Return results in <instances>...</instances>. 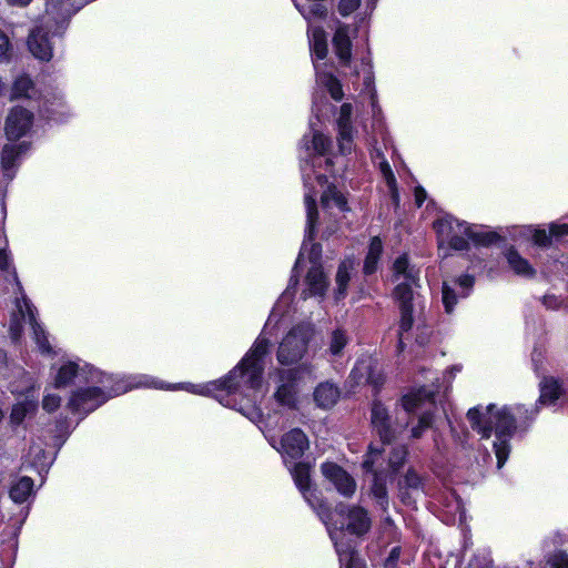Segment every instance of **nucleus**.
<instances>
[{
    "mask_svg": "<svg viewBox=\"0 0 568 568\" xmlns=\"http://www.w3.org/2000/svg\"><path fill=\"white\" fill-rule=\"evenodd\" d=\"M475 285V276L462 274L450 281H444L442 286V302L447 314H452L459 300L470 296Z\"/></svg>",
    "mask_w": 568,
    "mask_h": 568,
    "instance_id": "obj_20",
    "label": "nucleus"
},
{
    "mask_svg": "<svg viewBox=\"0 0 568 568\" xmlns=\"http://www.w3.org/2000/svg\"><path fill=\"white\" fill-rule=\"evenodd\" d=\"M448 424H449V426H450L452 433H454V432H455V429H454V427H453V425H452V420H449V419H448Z\"/></svg>",
    "mask_w": 568,
    "mask_h": 568,
    "instance_id": "obj_59",
    "label": "nucleus"
},
{
    "mask_svg": "<svg viewBox=\"0 0 568 568\" xmlns=\"http://www.w3.org/2000/svg\"><path fill=\"white\" fill-rule=\"evenodd\" d=\"M286 466L304 499L317 513L318 505L324 503L317 497L316 490L311 486L310 465L306 463H295Z\"/></svg>",
    "mask_w": 568,
    "mask_h": 568,
    "instance_id": "obj_22",
    "label": "nucleus"
},
{
    "mask_svg": "<svg viewBox=\"0 0 568 568\" xmlns=\"http://www.w3.org/2000/svg\"><path fill=\"white\" fill-rule=\"evenodd\" d=\"M32 487V478L22 477L12 486L10 490V496L16 503H22L29 497Z\"/></svg>",
    "mask_w": 568,
    "mask_h": 568,
    "instance_id": "obj_40",
    "label": "nucleus"
},
{
    "mask_svg": "<svg viewBox=\"0 0 568 568\" xmlns=\"http://www.w3.org/2000/svg\"><path fill=\"white\" fill-rule=\"evenodd\" d=\"M349 377L356 384L369 383L374 386L382 384V375L373 368L372 359L357 361Z\"/></svg>",
    "mask_w": 568,
    "mask_h": 568,
    "instance_id": "obj_29",
    "label": "nucleus"
},
{
    "mask_svg": "<svg viewBox=\"0 0 568 568\" xmlns=\"http://www.w3.org/2000/svg\"><path fill=\"white\" fill-rule=\"evenodd\" d=\"M11 3L19 4V6H27L30 3L31 0H9Z\"/></svg>",
    "mask_w": 568,
    "mask_h": 568,
    "instance_id": "obj_53",
    "label": "nucleus"
},
{
    "mask_svg": "<svg viewBox=\"0 0 568 568\" xmlns=\"http://www.w3.org/2000/svg\"><path fill=\"white\" fill-rule=\"evenodd\" d=\"M38 353L42 355H58L59 351L55 349V345H53L54 338H52L49 333H47L41 325L38 323Z\"/></svg>",
    "mask_w": 568,
    "mask_h": 568,
    "instance_id": "obj_42",
    "label": "nucleus"
},
{
    "mask_svg": "<svg viewBox=\"0 0 568 568\" xmlns=\"http://www.w3.org/2000/svg\"><path fill=\"white\" fill-rule=\"evenodd\" d=\"M361 0H341L338 11L342 16L347 17L359 7Z\"/></svg>",
    "mask_w": 568,
    "mask_h": 568,
    "instance_id": "obj_47",
    "label": "nucleus"
},
{
    "mask_svg": "<svg viewBox=\"0 0 568 568\" xmlns=\"http://www.w3.org/2000/svg\"><path fill=\"white\" fill-rule=\"evenodd\" d=\"M423 478L414 469L409 468L406 471L403 481L399 483V494L402 501L406 505H410L413 503V499L409 494V490L418 493L423 491Z\"/></svg>",
    "mask_w": 568,
    "mask_h": 568,
    "instance_id": "obj_31",
    "label": "nucleus"
},
{
    "mask_svg": "<svg viewBox=\"0 0 568 568\" xmlns=\"http://www.w3.org/2000/svg\"><path fill=\"white\" fill-rule=\"evenodd\" d=\"M34 91V84L32 79L29 75H20L17 78L12 85V98L19 99V98H28L30 99L32 97V93Z\"/></svg>",
    "mask_w": 568,
    "mask_h": 568,
    "instance_id": "obj_39",
    "label": "nucleus"
},
{
    "mask_svg": "<svg viewBox=\"0 0 568 568\" xmlns=\"http://www.w3.org/2000/svg\"><path fill=\"white\" fill-rule=\"evenodd\" d=\"M518 235L531 239L538 246L548 247L551 244L552 237L560 239L568 235V223H551L549 225V232H547L545 229H539L531 225L521 226L518 229Z\"/></svg>",
    "mask_w": 568,
    "mask_h": 568,
    "instance_id": "obj_25",
    "label": "nucleus"
},
{
    "mask_svg": "<svg viewBox=\"0 0 568 568\" xmlns=\"http://www.w3.org/2000/svg\"><path fill=\"white\" fill-rule=\"evenodd\" d=\"M400 552L402 549L399 546L393 547L384 561V568H397Z\"/></svg>",
    "mask_w": 568,
    "mask_h": 568,
    "instance_id": "obj_48",
    "label": "nucleus"
},
{
    "mask_svg": "<svg viewBox=\"0 0 568 568\" xmlns=\"http://www.w3.org/2000/svg\"><path fill=\"white\" fill-rule=\"evenodd\" d=\"M333 47L341 63L345 67L348 65L352 58V41L348 26L342 24L336 29L333 37Z\"/></svg>",
    "mask_w": 568,
    "mask_h": 568,
    "instance_id": "obj_27",
    "label": "nucleus"
},
{
    "mask_svg": "<svg viewBox=\"0 0 568 568\" xmlns=\"http://www.w3.org/2000/svg\"><path fill=\"white\" fill-rule=\"evenodd\" d=\"M100 368L92 364L75 357L62 359L57 367H52V379L54 388H65L68 386L80 385L84 382H99Z\"/></svg>",
    "mask_w": 568,
    "mask_h": 568,
    "instance_id": "obj_13",
    "label": "nucleus"
},
{
    "mask_svg": "<svg viewBox=\"0 0 568 568\" xmlns=\"http://www.w3.org/2000/svg\"><path fill=\"white\" fill-rule=\"evenodd\" d=\"M6 359V354L0 349V363Z\"/></svg>",
    "mask_w": 568,
    "mask_h": 568,
    "instance_id": "obj_57",
    "label": "nucleus"
},
{
    "mask_svg": "<svg viewBox=\"0 0 568 568\" xmlns=\"http://www.w3.org/2000/svg\"><path fill=\"white\" fill-rule=\"evenodd\" d=\"M561 395L559 383L552 377H545L540 383V396L538 403L540 405H551Z\"/></svg>",
    "mask_w": 568,
    "mask_h": 568,
    "instance_id": "obj_36",
    "label": "nucleus"
},
{
    "mask_svg": "<svg viewBox=\"0 0 568 568\" xmlns=\"http://www.w3.org/2000/svg\"><path fill=\"white\" fill-rule=\"evenodd\" d=\"M459 371H460V368H459L458 366H453V367L450 368V372H452V373H454V372H459Z\"/></svg>",
    "mask_w": 568,
    "mask_h": 568,
    "instance_id": "obj_58",
    "label": "nucleus"
},
{
    "mask_svg": "<svg viewBox=\"0 0 568 568\" xmlns=\"http://www.w3.org/2000/svg\"><path fill=\"white\" fill-rule=\"evenodd\" d=\"M317 516L325 525L329 538L334 542L341 568H365L349 541H344V531L357 537L367 534L372 526L368 511L357 505L339 503L331 510L326 504H320Z\"/></svg>",
    "mask_w": 568,
    "mask_h": 568,
    "instance_id": "obj_5",
    "label": "nucleus"
},
{
    "mask_svg": "<svg viewBox=\"0 0 568 568\" xmlns=\"http://www.w3.org/2000/svg\"><path fill=\"white\" fill-rule=\"evenodd\" d=\"M415 202L417 206H422L427 197V193L424 187L416 186L414 191Z\"/></svg>",
    "mask_w": 568,
    "mask_h": 568,
    "instance_id": "obj_52",
    "label": "nucleus"
},
{
    "mask_svg": "<svg viewBox=\"0 0 568 568\" xmlns=\"http://www.w3.org/2000/svg\"><path fill=\"white\" fill-rule=\"evenodd\" d=\"M541 302L544 306L548 310H558L562 304L561 298L555 294H546L542 297Z\"/></svg>",
    "mask_w": 568,
    "mask_h": 568,
    "instance_id": "obj_50",
    "label": "nucleus"
},
{
    "mask_svg": "<svg viewBox=\"0 0 568 568\" xmlns=\"http://www.w3.org/2000/svg\"><path fill=\"white\" fill-rule=\"evenodd\" d=\"M488 565H489V560L485 559V567H487Z\"/></svg>",
    "mask_w": 568,
    "mask_h": 568,
    "instance_id": "obj_60",
    "label": "nucleus"
},
{
    "mask_svg": "<svg viewBox=\"0 0 568 568\" xmlns=\"http://www.w3.org/2000/svg\"><path fill=\"white\" fill-rule=\"evenodd\" d=\"M351 337L344 327H335L327 335V353L332 357H342L345 347L348 345Z\"/></svg>",
    "mask_w": 568,
    "mask_h": 568,
    "instance_id": "obj_33",
    "label": "nucleus"
},
{
    "mask_svg": "<svg viewBox=\"0 0 568 568\" xmlns=\"http://www.w3.org/2000/svg\"><path fill=\"white\" fill-rule=\"evenodd\" d=\"M99 382H84L73 387L69 394L67 408L79 420L97 410L110 399L133 388H165L163 382L149 375H120L100 371Z\"/></svg>",
    "mask_w": 568,
    "mask_h": 568,
    "instance_id": "obj_4",
    "label": "nucleus"
},
{
    "mask_svg": "<svg viewBox=\"0 0 568 568\" xmlns=\"http://www.w3.org/2000/svg\"><path fill=\"white\" fill-rule=\"evenodd\" d=\"M33 397V390L32 388H30L28 389L27 395L23 397V399L18 400L13 405L10 414L11 425H20L29 414H32L34 412L36 403Z\"/></svg>",
    "mask_w": 568,
    "mask_h": 568,
    "instance_id": "obj_34",
    "label": "nucleus"
},
{
    "mask_svg": "<svg viewBox=\"0 0 568 568\" xmlns=\"http://www.w3.org/2000/svg\"><path fill=\"white\" fill-rule=\"evenodd\" d=\"M331 146L332 141L320 132H314L311 139L305 135L301 144V150L304 149L305 152V155L301 154V172L305 194L311 193L314 209H316L315 196L317 193H322L321 202L325 213L333 214L332 210H337V213H344L348 211L345 196L320 171L323 164H325V170L334 173V170L331 169L333 160L328 156Z\"/></svg>",
    "mask_w": 568,
    "mask_h": 568,
    "instance_id": "obj_3",
    "label": "nucleus"
},
{
    "mask_svg": "<svg viewBox=\"0 0 568 568\" xmlns=\"http://www.w3.org/2000/svg\"><path fill=\"white\" fill-rule=\"evenodd\" d=\"M33 36H34V31H33V30H31V31H30V33H29V41H28L29 47H31V45H32V38H33ZM30 50L32 51V48H30Z\"/></svg>",
    "mask_w": 568,
    "mask_h": 568,
    "instance_id": "obj_55",
    "label": "nucleus"
},
{
    "mask_svg": "<svg viewBox=\"0 0 568 568\" xmlns=\"http://www.w3.org/2000/svg\"><path fill=\"white\" fill-rule=\"evenodd\" d=\"M316 71V83L318 87L325 88L335 101H341L344 97L343 88L337 78L329 72L320 71L317 61H313Z\"/></svg>",
    "mask_w": 568,
    "mask_h": 568,
    "instance_id": "obj_30",
    "label": "nucleus"
},
{
    "mask_svg": "<svg viewBox=\"0 0 568 568\" xmlns=\"http://www.w3.org/2000/svg\"><path fill=\"white\" fill-rule=\"evenodd\" d=\"M371 425L373 433L382 444H390L406 425L393 419L389 409L381 400L375 399L371 408Z\"/></svg>",
    "mask_w": 568,
    "mask_h": 568,
    "instance_id": "obj_19",
    "label": "nucleus"
},
{
    "mask_svg": "<svg viewBox=\"0 0 568 568\" xmlns=\"http://www.w3.org/2000/svg\"><path fill=\"white\" fill-rule=\"evenodd\" d=\"M540 356V353H537V351H534L532 353V362L536 363L537 362V357Z\"/></svg>",
    "mask_w": 568,
    "mask_h": 568,
    "instance_id": "obj_56",
    "label": "nucleus"
},
{
    "mask_svg": "<svg viewBox=\"0 0 568 568\" xmlns=\"http://www.w3.org/2000/svg\"><path fill=\"white\" fill-rule=\"evenodd\" d=\"M335 231H336V227H335V226H333V225H327V226H326V230H325V233H326L327 235H331V234H333Z\"/></svg>",
    "mask_w": 568,
    "mask_h": 568,
    "instance_id": "obj_54",
    "label": "nucleus"
},
{
    "mask_svg": "<svg viewBox=\"0 0 568 568\" xmlns=\"http://www.w3.org/2000/svg\"><path fill=\"white\" fill-rule=\"evenodd\" d=\"M80 7H73L70 0H47V14L52 18L53 30L38 29V60L49 61L55 40L60 39L67 28L68 21Z\"/></svg>",
    "mask_w": 568,
    "mask_h": 568,
    "instance_id": "obj_11",
    "label": "nucleus"
},
{
    "mask_svg": "<svg viewBox=\"0 0 568 568\" xmlns=\"http://www.w3.org/2000/svg\"><path fill=\"white\" fill-rule=\"evenodd\" d=\"M10 55V41L9 38L0 31V62L8 61Z\"/></svg>",
    "mask_w": 568,
    "mask_h": 568,
    "instance_id": "obj_49",
    "label": "nucleus"
},
{
    "mask_svg": "<svg viewBox=\"0 0 568 568\" xmlns=\"http://www.w3.org/2000/svg\"><path fill=\"white\" fill-rule=\"evenodd\" d=\"M304 202L306 206L305 239L302 244L295 265L293 267L292 276L290 278L287 288L281 296V302L288 301L294 295L295 288L298 283L300 267L306 253L308 255V262L311 266L305 277L306 288L303 292L304 298L308 296L322 297L324 296L328 286L327 277L321 264L322 247L317 243H312L310 245V242L313 241L315 235V229L318 217L317 209H314V201L311 193H306V195H304Z\"/></svg>",
    "mask_w": 568,
    "mask_h": 568,
    "instance_id": "obj_7",
    "label": "nucleus"
},
{
    "mask_svg": "<svg viewBox=\"0 0 568 568\" xmlns=\"http://www.w3.org/2000/svg\"><path fill=\"white\" fill-rule=\"evenodd\" d=\"M311 54L316 60H324L327 55L326 33L321 27L308 26L307 30Z\"/></svg>",
    "mask_w": 568,
    "mask_h": 568,
    "instance_id": "obj_32",
    "label": "nucleus"
},
{
    "mask_svg": "<svg viewBox=\"0 0 568 568\" xmlns=\"http://www.w3.org/2000/svg\"><path fill=\"white\" fill-rule=\"evenodd\" d=\"M352 85L355 90H359L362 97H367L372 110V128L374 132L371 158L375 165L378 166L389 191L393 196L396 194V178L386 160L382 148L378 145L377 138H381L383 144L386 146L390 142L387 129L384 123L382 108L378 104L377 91L375 87V74L371 57L367 54L361 59V62L355 65L351 77Z\"/></svg>",
    "mask_w": 568,
    "mask_h": 568,
    "instance_id": "obj_6",
    "label": "nucleus"
},
{
    "mask_svg": "<svg viewBox=\"0 0 568 568\" xmlns=\"http://www.w3.org/2000/svg\"><path fill=\"white\" fill-rule=\"evenodd\" d=\"M439 246L446 244L455 251L469 250L470 242L476 247H488L499 240V235L481 225H469L452 215H444L434 222Z\"/></svg>",
    "mask_w": 568,
    "mask_h": 568,
    "instance_id": "obj_8",
    "label": "nucleus"
},
{
    "mask_svg": "<svg viewBox=\"0 0 568 568\" xmlns=\"http://www.w3.org/2000/svg\"><path fill=\"white\" fill-rule=\"evenodd\" d=\"M341 389L332 382L320 383L313 393L314 402L323 409L333 407L339 399Z\"/></svg>",
    "mask_w": 568,
    "mask_h": 568,
    "instance_id": "obj_28",
    "label": "nucleus"
},
{
    "mask_svg": "<svg viewBox=\"0 0 568 568\" xmlns=\"http://www.w3.org/2000/svg\"><path fill=\"white\" fill-rule=\"evenodd\" d=\"M19 155V150L16 145L7 144L2 149L1 163L4 171H9L13 165L14 161Z\"/></svg>",
    "mask_w": 568,
    "mask_h": 568,
    "instance_id": "obj_44",
    "label": "nucleus"
},
{
    "mask_svg": "<svg viewBox=\"0 0 568 568\" xmlns=\"http://www.w3.org/2000/svg\"><path fill=\"white\" fill-rule=\"evenodd\" d=\"M353 106L351 103H343L336 120L338 130V149L342 154H349L353 150V140L356 133L352 124Z\"/></svg>",
    "mask_w": 568,
    "mask_h": 568,
    "instance_id": "obj_24",
    "label": "nucleus"
},
{
    "mask_svg": "<svg viewBox=\"0 0 568 568\" xmlns=\"http://www.w3.org/2000/svg\"><path fill=\"white\" fill-rule=\"evenodd\" d=\"M265 329L243 359L224 377L206 384H187L184 388L199 395H212L225 407L233 408L257 423L262 413L256 403L263 397L264 357L270 351Z\"/></svg>",
    "mask_w": 568,
    "mask_h": 568,
    "instance_id": "obj_1",
    "label": "nucleus"
},
{
    "mask_svg": "<svg viewBox=\"0 0 568 568\" xmlns=\"http://www.w3.org/2000/svg\"><path fill=\"white\" fill-rule=\"evenodd\" d=\"M408 450L406 446H396L392 449L387 466L392 473H397L405 464Z\"/></svg>",
    "mask_w": 568,
    "mask_h": 568,
    "instance_id": "obj_43",
    "label": "nucleus"
},
{
    "mask_svg": "<svg viewBox=\"0 0 568 568\" xmlns=\"http://www.w3.org/2000/svg\"><path fill=\"white\" fill-rule=\"evenodd\" d=\"M329 104L325 100L324 97L318 98L317 94H314L313 97V112L317 120H321L323 116H325V108H327Z\"/></svg>",
    "mask_w": 568,
    "mask_h": 568,
    "instance_id": "obj_46",
    "label": "nucleus"
},
{
    "mask_svg": "<svg viewBox=\"0 0 568 568\" xmlns=\"http://www.w3.org/2000/svg\"><path fill=\"white\" fill-rule=\"evenodd\" d=\"M384 463V449L371 444L362 463V467L366 473L373 475L369 495L383 511H387L389 499L386 487L387 474Z\"/></svg>",
    "mask_w": 568,
    "mask_h": 568,
    "instance_id": "obj_15",
    "label": "nucleus"
},
{
    "mask_svg": "<svg viewBox=\"0 0 568 568\" xmlns=\"http://www.w3.org/2000/svg\"><path fill=\"white\" fill-rule=\"evenodd\" d=\"M313 335L310 325L293 327L281 342L277 349V361L282 365L297 363L307 351V345Z\"/></svg>",
    "mask_w": 568,
    "mask_h": 568,
    "instance_id": "obj_16",
    "label": "nucleus"
},
{
    "mask_svg": "<svg viewBox=\"0 0 568 568\" xmlns=\"http://www.w3.org/2000/svg\"><path fill=\"white\" fill-rule=\"evenodd\" d=\"M507 262L510 268L519 276L532 277L535 270L530 263L524 258L515 248L508 250L506 254Z\"/></svg>",
    "mask_w": 568,
    "mask_h": 568,
    "instance_id": "obj_35",
    "label": "nucleus"
},
{
    "mask_svg": "<svg viewBox=\"0 0 568 568\" xmlns=\"http://www.w3.org/2000/svg\"><path fill=\"white\" fill-rule=\"evenodd\" d=\"M0 272L2 280L7 284L3 291L16 295L17 311L12 314L10 331L12 335L17 337L27 321L32 328L36 327V323L29 303L26 301L24 296L21 298L18 296L22 293V288L12 264V258L4 248H0Z\"/></svg>",
    "mask_w": 568,
    "mask_h": 568,
    "instance_id": "obj_12",
    "label": "nucleus"
},
{
    "mask_svg": "<svg viewBox=\"0 0 568 568\" xmlns=\"http://www.w3.org/2000/svg\"><path fill=\"white\" fill-rule=\"evenodd\" d=\"M33 115L23 108H13L6 121V133L10 140L20 139L32 124Z\"/></svg>",
    "mask_w": 568,
    "mask_h": 568,
    "instance_id": "obj_26",
    "label": "nucleus"
},
{
    "mask_svg": "<svg viewBox=\"0 0 568 568\" xmlns=\"http://www.w3.org/2000/svg\"><path fill=\"white\" fill-rule=\"evenodd\" d=\"M435 389L424 385L417 389H412L405 394L400 404L407 413H415L418 409L426 408L418 418L417 425L410 429V437L420 438L424 433L433 426L434 413L428 408L434 406Z\"/></svg>",
    "mask_w": 568,
    "mask_h": 568,
    "instance_id": "obj_14",
    "label": "nucleus"
},
{
    "mask_svg": "<svg viewBox=\"0 0 568 568\" xmlns=\"http://www.w3.org/2000/svg\"><path fill=\"white\" fill-rule=\"evenodd\" d=\"M393 281L396 283L393 297L400 313L398 347L403 348V334L413 328L414 287L419 286V270L410 265L406 255L397 257L393 265Z\"/></svg>",
    "mask_w": 568,
    "mask_h": 568,
    "instance_id": "obj_9",
    "label": "nucleus"
},
{
    "mask_svg": "<svg viewBox=\"0 0 568 568\" xmlns=\"http://www.w3.org/2000/svg\"><path fill=\"white\" fill-rule=\"evenodd\" d=\"M324 477L344 497H352L356 490V481L341 466L334 463H324L321 467Z\"/></svg>",
    "mask_w": 568,
    "mask_h": 568,
    "instance_id": "obj_23",
    "label": "nucleus"
},
{
    "mask_svg": "<svg viewBox=\"0 0 568 568\" xmlns=\"http://www.w3.org/2000/svg\"><path fill=\"white\" fill-rule=\"evenodd\" d=\"M385 520H386L387 523H390V521H392L389 517H386V518H385Z\"/></svg>",
    "mask_w": 568,
    "mask_h": 568,
    "instance_id": "obj_61",
    "label": "nucleus"
},
{
    "mask_svg": "<svg viewBox=\"0 0 568 568\" xmlns=\"http://www.w3.org/2000/svg\"><path fill=\"white\" fill-rule=\"evenodd\" d=\"M75 426L71 427L67 417L60 418L55 422L52 430V436L49 443H45L47 448L38 453V475L41 477V484L44 481L42 471L48 473L49 468L54 463L60 448L65 443Z\"/></svg>",
    "mask_w": 568,
    "mask_h": 568,
    "instance_id": "obj_18",
    "label": "nucleus"
},
{
    "mask_svg": "<svg viewBox=\"0 0 568 568\" xmlns=\"http://www.w3.org/2000/svg\"><path fill=\"white\" fill-rule=\"evenodd\" d=\"M311 365L303 364L292 369H278V386L274 394L275 400L287 408H295L297 404V381L302 375L312 376Z\"/></svg>",
    "mask_w": 568,
    "mask_h": 568,
    "instance_id": "obj_17",
    "label": "nucleus"
},
{
    "mask_svg": "<svg viewBox=\"0 0 568 568\" xmlns=\"http://www.w3.org/2000/svg\"><path fill=\"white\" fill-rule=\"evenodd\" d=\"M61 396L55 393H50L48 389L44 390L42 399V408L48 413L57 410L61 406Z\"/></svg>",
    "mask_w": 568,
    "mask_h": 568,
    "instance_id": "obj_45",
    "label": "nucleus"
},
{
    "mask_svg": "<svg viewBox=\"0 0 568 568\" xmlns=\"http://www.w3.org/2000/svg\"><path fill=\"white\" fill-rule=\"evenodd\" d=\"M383 253V244L379 237L375 236L372 239L368 247V252L364 262L365 274H373L377 270L378 261Z\"/></svg>",
    "mask_w": 568,
    "mask_h": 568,
    "instance_id": "obj_37",
    "label": "nucleus"
},
{
    "mask_svg": "<svg viewBox=\"0 0 568 568\" xmlns=\"http://www.w3.org/2000/svg\"><path fill=\"white\" fill-rule=\"evenodd\" d=\"M538 404L529 407L523 404L478 405L467 412V418L471 428L480 435L481 439H490L493 450L497 459V468L500 469L507 462L515 434L526 433L538 415Z\"/></svg>",
    "mask_w": 568,
    "mask_h": 568,
    "instance_id": "obj_2",
    "label": "nucleus"
},
{
    "mask_svg": "<svg viewBox=\"0 0 568 568\" xmlns=\"http://www.w3.org/2000/svg\"><path fill=\"white\" fill-rule=\"evenodd\" d=\"M267 440L282 455L285 465L301 458L310 446L307 436L300 428L285 433L278 444L274 437Z\"/></svg>",
    "mask_w": 568,
    "mask_h": 568,
    "instance_id": "obj_21",
    "label": "nucleus"
},
{
    "mask_svg": "<svg viewBox=\"0 0 568 568\" xmlns=\"http://www.w3.org/2000/svg\"><path fill=\"white\" fill-rule=\"evenodd\" d=\"M353 268V263L351 261H344L339 264L337 274H336V284H337V291H336V298L344 297L346 293L347 283L349 281V273Z\"/></svg>",
    "mask_w": 568,
    "mask_h": 568,
    "instance_id": "obj_41",
    "label": "nucleus"
},
{
    "mask_svg": "<svg viewBox=\"0 0 568 568\" xmlns=\"http://www.w3.org/2000/svg\"><path fill=\"white\" fill-rule=\"evenodd\" d=\"M74 115L65 101L57 79L38 80V129L44 124L53 125L67 122Z\"/></svg>",
    "mask_w": 568,
    "mask_h": 568,
    "instance_id": "obj_10",
    "label": "nucleus"
},
{
    "mask_svg": "<svg viewBox=\"0 0 568 568\" xmlns=\"http://www.w3.org/2000/svg\"><path fill=\"white\" fill-rule=\"evenodd\" d=\"M552 568H568V555L559 554L552 560Z\"/></svg>",
    "mask_w": 568,
    "mask_h": 568,
    "instance_id": "obj_51",
    "label": "nucleus"
},
{
    "mask_svg": "<svg viewBox=\"0 0 568 568\" xmlns=\"http://www.w3.org/2000/svg\"><path fill=\"white\" fill-rule=\"evenodd\" d=\"M311 4H300L295 1V7L300 13L310 23L316 19H324L327 14V8L323 4V1H313Z\"/></svg>",
    "mask_w": 568,
    "mask_h": 568,
    "instance_id": "obj_38",
    "label": "nucleus"
}]
</instances>
